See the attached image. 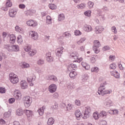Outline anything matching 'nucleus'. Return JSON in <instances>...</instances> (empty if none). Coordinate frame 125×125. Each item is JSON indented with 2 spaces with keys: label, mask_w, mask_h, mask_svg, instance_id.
Segmentation results:
<instances>
[{
  "label": "nucleus",
  "mask_w": 125,
  "mask_h": 125,
  "mask_svg": "<svg viewBox=\"0 0 125 125\" xmlns=\"http://www.w3.org/2000/svg\"><path fill=\"white\" fill-rule=\"evenodd\" d=\"M4 48L7 49L9 52H18L19 51V46L18 45H11V44H6L4 45Z\"/></svg>",
  "instance_id": "nucleus-1"
},
{
  "label": "nucleus",
  "mask_w": 125,
  "mask_h": 125,
  "mask_svg": "<svg viewBox=\"0 0 125 125\" xmlns=\"http://www.w3.org/2000/svg\"><path fill=\"white\" fill-rule=\"evenodd\" d=\"M24 105L25 108H29L31 105H32V100L31 97L29 96H26L23 98Z\"/></svg>",
  "instance_id": "nucleus-2"
},
{
  "label": "nucleus",
  "mask_w": 125,
  "mask_h": 125,
  "mask_svg": "<svg viewBox=\"0 0 125 125\" xmlns=\"http://www.w3.org/2000/svg\"><path fill=\"white\" fill-rule=\"evenodd\" d=\"M90 112H91L90 106H87V107H85L83 118L84 119H88V118H89V116H90Z\"/></svg>",
  "instance_id": "nucleus-3"
},
{
  "label": "nucleus",
  "mask_w": 125,
  "mask_h": 125,
  "mask_svg": "<svg viewBox=\"0 0 125 125\" xmlns=\"http://www.w3.org/2000/svg\"><path fill=\"white\" fill-rule=\"evenodd\" d=\"M26 24L27 26L33 27V28H35V27H37V26H38V22H37L36 21H34L33 20H29V21H27Z\"/></svg>",
  "instance_id": "nucleus-4"
},
{
  "label": "nucleus",
  "mask_w": 125,
  "mask_h": 125,
  "mask_svg": "<svg viewBox=\"0 0 125 125\" xmlns=\"http://www.w3.org/2000/svg\"><path fill=\"white\" fill-rule=\"evenodd\" d=\"M29 35L31 36L32 40H34V41H36L39 39V34H38V33L35 31H30Z\"/></svg>",
  "instance_id": "nucleus-5"
},
{
  "label": "nucleus",
  "mask_w": 125,
  "mask_h": 125,
  "mask_svg": "<svg viewBox=\"0 0 125 125\" xmlns=\"http://www.w3.org/2000/svg\"><path fill=\"white\" fill-rule=\"evenodd\" d=\"M57 89V86L55 84H51L48 87V90L51 93H54Z\"/></svg>",
  "instance_id": "nucleus-6"
},
{
  "label": "nucleus",
  "mask_w": 125,
  "mask_h": 125,
  "mask_svg": "<svg viewBox=\"0 0 125 125\" xmlns=\"http://www.w3.org/2000/svg\"><path fill=\"white\" fill-rule=\"evenodd\" d=\"M106 84H107V83H106V82L103 83H102L100 84V86L98 88V93L99 95H101V92H102V91H103V90L105 89V85H106Z\"/></svg>",
  "instance_id": "nucleus-7"
},
{
  "label": "nucleus",
  "mask_w": 125,
  "mask_h": 125,
  "mask_svg": "<svg viewBox=\"0 0 125 125\" xmlns=\"http://www.w3.org/2000/svg\"><path fill=\"white\" fill-rule=\"evenodd\" d=\"M104 30H105V29L102 26H97L95 27V32L97 34H101Z\"/></svg>",
  "instance_id": "nucleus-8"
},
{
  "label": "nucleus",
  "mask_w": 125,
  "mask_h": 125,
  "mask_svg": "<svg viewBox=\"0 0 125 125\" xmlns=\"http://www.w3.org/2000/svg\"><path fill=\"white\" fill-rule=\"evenodd\" d=\"M75 115L78 121L81 120V117H82V118L83 117V114H82V112H81V110H80V109H77L75 111Z\"/></svg>",
  "instance_id": "nucleus-9"
},
{
  "label": "nucleus",
  "mask_w": 125,
  "mask_h": 125,
  "mask_svg": "<svg viewBox=\"0 0 125 125\" xmlns=\"http://www.w3.org/2000/svg\"><path fill=\"white\" fill-rule=\"evenodd\" d=\"M20 84L22 89H26L28 88V83L25 80L21 81Z\"/></svg>",
  "instance_id": "nucleus-10"
},
{
  "label": "nucleus",
  "mask_w": 125,
  "mask_h": 125,
  "mask_svg": "<svg viewBox=\"0 0 125 125\" xmlns=\"http://www.w3.org/2000/svg\"><path fill=\"white\" fill-rule=\"evenodd\" d=\"M46 57L47 62L50 63V62H52L53 61V58L51 57V53L50 52L46 54Z\"/></svg>",
  "instance_id": "nucleus-11"
},
{
  "label": "nucleus",
  "mask_w": 125,
  "mask_h": 125,
  "mask_svg": "<svg viewBox=\"0 0 125 125\" xmlns=\"http://www.w3.org/2000/svg\"><path fill=\"white\" fill-rule=\"evenodd\" d=\"M23 114H25L27 118H30V117H32V115H33V111L30 110L25 109L23 110Z\"/></svg>",
  "instance_id": "nucleus-12"
},
{
  "label": "nucleus",
  "mask_w": 125,
  "mask_h": 125,
  "mask_svg": "<svg viewBox=\"0 0 125 125\" xmlns=\"http://www.w3.org/2000/svg\"><path fill=\"white\" fill-rule=\"evenodd\" d=\"M16 40V37L14 34H11L10 35V43H12L13 44L15 42Z\"/></svg>",
  "instance_id": "nucleus-13"
},
{
  "label": "nucleus",
  "mask_w": 125,
  "mask_h": 125,
  "mask_svg": "<svg viewBox=\"0 0 125 125\" xmlns=\"http://www.w3.org/2000/svg\"><path fill=\"white\" fill-rule=\"evenodd\" d=\"M81 64L83 67L84 68L85 70H89V69L90 68V65H89V64H88L85 62H82Z\"/></svg>",
  "instance_id": "nucleus-14"
},
{
  "label": "nucleus",
  "mask_w": 125,
  "mask_h": 125,
  "mask_svg": "<svg viewBox=\"0 0 125 125\" xmlns=\"http://www.w3.org/2000/svg\"><path fill=\"white\" fill-rule=\"evenodd\" d=\"M99 116L101 117L103 119H106L107 118V112L103 110L100 112Z\"/></svg>",
  "instance_id": "nucleus-15"
},
{
  "label": "nucleus",
  "mask_w": 125,
  "mask_h": 125,
  "mask_svg": "<svg viewBox=\"0 0 125 125\" xmlns=\"http://www.w3.org/2000/svg\"><path fill=\"white\" fill-rule=\"evenodd\" d=\"M9 80L10 82H11V83H13L14 84H15V83H17L19 82V79H18V77H17L11 78Z\"/></svg>",
  "instance_id": "nucleus-16"
},
{
  "label": "nucleus",
  "mask_w": 125,
  "mask_h": 125,
  "mask_svg": "<svg viewBox=\"0 0 125 125\" xmlns=\"http://www.w3.org/2000/svg\"><path fill=\"white\" fill-rule=\"evenodd\" d=\"M45 109V107L44 106L42 107L39 108L38 110V112L40 116H42L43 115V113H44V109Z\"/></svg>",
  "instance_id": "nucleus-17"
},
{
  "label": "nucleus",
  "mask_w": 125,
  "mask_h": 125,
  "mask_svg": "<svg viewBox=\"0 0 125 125\" xmlns=\"http://www.w3.org/2000/svg\"><path fill=\"white\" fill-rule=\"evenodd\" d=\"M63 49H64V48L62 47L60 50H58L56 54V56L58 57H61V55H62L63 53Z\"/></svg>",
  "instance_id": "nucleus-18"
},
{
  "label": "nucleus",
  "mask_w": 125,
  "mask_h": 125,
  "mask_svg": "<svg viewBox=\"0 0 125 125\" xmlns=\"http://www.w3.org/2000/svg\"><path fill=\"white\" fill-rule=\"evenodd\" d=\"M24 114V110L22 108H19L17 110L16 114L17 116H22Z\"/></svg>",
  "instance_id": "nucleus-19"
},
{
  "label": "nucleus",
  "mask_w": 125,
  "mask_h": 125,
  "mask_svg": "<svg viewBox=\"0 0 125 125\" xmlns=\"http://www.w3.org/2000/svg\"><path fill=\"white\" fill-rule=\"evenodd\" d=\"M35 13H36V10H28L26 12V15L27 16H33Z\"/></svg>",
  "instance_id": "nucleus-20"
},
{
  "label": "nucleus",
  "mask_w": 125,
  "mask_h": 125,
  "mask_svg": "<svg viewBox=\"0 0 125 125\" xmlns=\"http://www.w3.org/2000/svg\"><path fill=\"white\" fill-rule=\"evenodd\" d=\"M78 74L75 71H72L69 73V77L71 79H75L76 76H77Z\"/></svg>",
  "instance_id": "nucleus-21"
},
{
  "label": "nucleus",
  "mask_w": 125,
  "mask_h": 125,
  "mask_svg": "<svg viewBox=\"0 0 125 125\" xmlns=\"http://www.w3.org/2000/svg\"><path fill=\"white\" fill-rule=\"evenodd\" d=\"M55 120L52 117L49 118L47 121L48 125H54Z\"/></svg>",
  "instance_id": "nucleus-22"
},
{
  "label": "nucleus",
  "mask_w": 125,
  "mask_h": 125,
  "mask_svg": "<svg viewBox=\"0 0 125 125\" xmlns=\"http://www.w3.org/2000/svg\"><path fill=\"white\" fill-rule=\"evenodd\" d=\"M17 14V12L13 9H11L9 11V16H15Z\"/></svg>",
  "instance_id": "nucleus-23"
},
{
  "label": "nucleus",
  "mask_w": 125,
  "mask_h": 125,
  "mask_svg": "<svg viewBox=\"0 0 125 125\" xmlns=\"http://www.w3.org/2000/svg\"><path fill=\"white\" fill-rule=\"evenodd\" d=\"M101 46V44H100V42L98 40H95L94 41V47H99Z\"/></svg>",
  "instance_id": "nucleus-24"
},
{
  "label": "nucleus",
  "mask_w": 125,
  "mask_h": 125,
  "mask_svg": "<svg viewBox=\"0 0 125 125\" xmlns=\"http://www.w3.org/2000/svg\"><path fill=\"white\" fill-rule=\"evenodd\" d=\"M69 68H71V69H73V70L75 71L77 69V68H78V67L77 66L76 64H75L74 63H71L68 65V67L67 68V69L69 70Z\"/></svg>",
  "instance_id": "nucleus-25"
},
{
  "label": "nucleus",
  "mask_w": 125,
  "mask_h": 125,
  "mask_svg": "<svg viewBox=\"0 0 125 125\" xmlns=\"http://www.w3.org/2000/svg\"><path fill=\"white\" fill-rule=\"evenodd\" d=\"M17 42L19 44H21L23 42V39H22V36L21 35H19L17 37Z\"/></svg>",
  "instance_id": "nucleus-26"
},
{
  "label": "nucleus",
  "mask_w": 125,
  "mask_h": 125,
  "mask_svg": "<svg viewBox=\"0 0 125 125\" xmlns=\"http://www.w3.org/2000/svg\"><path fill=\"white\" fill-rule=\"evenodd\" d=\"M51 21H52V19L50 16H46V23L47 25H49V24H51Z\"/></svg>",
  "instance_id": "nucleus-27"
},
{
  "label": "nucleus",
  "mask_w": 125,
  "mask_h": 125,
  "mask_svg": "<svg viewBox=\"0 0 125 125\" xmlns=\"http://www.w3.org/2000/svg\"><path fill=\"white\" fill-rule=\"evenodd\" d=\"M49 80L50 81H53L54 82H57V78L54 75H50L48 77Z\"/></svg>",
  "instance_id": "nucleus-28"
},
{
  "label": "nucleus",
  "mask_w": 125,
  "mask_h": 125,
  "mask_svg": "<svg viewBox=\"0 0 125 125\" xmlns=\"http://www.w3.org/2000/svg\"><path fill=\"white\" fill-rule=\"evenodd\" d=\"M48 6L50 9H51L52 10H54L57 8V6L55 4L52 3L49 4Z\"/></svg>",
  "instance_id": "nucleus-29"
},
{
  "label": "nucleus",
  "mask_w": 125,
  "mask_h": 125,
  "mask_svg": "<svg viewBox=\"0 0 125 125\" xmlns=\"http://www.w3.org/2000/svg\"><path fill=\"white\" fill-rule=\"evenodd\" d=\"M29 67H30V64L25 62H23L21 64V68H22V69H27V68H29Z\"/></svg>",
  "instance_id": "nucleus-30"
},
{
  "label": "nucleus",
  "mask_w": 125,
  "mask_h": 125,
  "mask_svg": "<svg viewBox=\"0 0 125 125\" xmlns=\"http://www.w3.org/2000/svg\"><path fill=\"white\" fill-rule=\"evenodd\" d=\"M37 53V51L36 50H30L29 52H28V55L30 56H34Z\"/></svg>",
  "instance_id": "nucleus-31"
},
{
  "label": "nucleus",
  "mask_w": 125,
  "mask_h": 125,
  "mask_svg": "<svg viewBox=\"0 0 125 125\" xmlns=\"http://www.w3.org/2000/svg\"><path fill=\"white\" fill-rule=\"evenodd\" d=\"M93 117L95 120H98L99 119V113L98 112H94L93 114Z\"/></svg>",
  "instance_id": "nucleus-32"
},
{
  "label": "nucleus",
  "mask_w": 125,
  "mask_h": 125,
  "mask_svg": "<svg viewBox=\"0 0 125 125\" xmlns=\"http://www.w3.org/2000/svg\"><path fill=\"white\" fill-rule=\"evenodd\" d=\"M110 93H111V92L110 91V90H104V91H103L101 93V94L102 96H104V95L106 94H109Z\"/></svg>",
  "instance_id": "nucleus-33"
},
{
  "label": "nucleus",
  "mask_w": 125,
  "mask_h": 125,
  "mask_svg": "<svg viewBox=\"0 0 125 125\" xmlns=\"http://www.w3.org/2000/svg\"><path fill=\"white\" fill-rule=\"evenodd\" d=\"M5 6L8 8L12 6V2L10 1H7L5 3Z\"/></svg>",
  "instance_id": "nucleus-34"
},
{
  "label": "nucleus",
  "mask_w": 125,
  "mask_h": 125,
  "mask_svg": "<svg viewBox=\"0 0 125 125\" xmlns=\"http://www.w3.org/2000/svg\"><path fill=\"white\" fill-rule=\"evenodd\" d=\"M91 72H92V73H94L95 72L98 73V72H99V68L97 66H95L91 69Z\"/></svg>",
  "instance_id": "nucleus-35"
},
{
  "label": "nucleus",
  "mask_w": 125,
  "mask_h": 125,
  "mask_svg": "<svg viewBox=\"0 0 125 125\" xmlns=\"http://www.w3.org/2000/svg\"><path fill=\"white\" fill-rule=\"evenodd\" d=\"M44 63V61L42 59H39L37 62V64L40 66Z\"/></svg>",
  "instance_id": "nucleus-36"
},
{
  "label": "nucleus",
  "mask_w": 125,
  "mask_h": 125,
  "mask_svg": "<svg viewBox=\"0 0 125 125\" xmlns=\"http://www.w3.org/2000/svg\"><path fill=\"white\" fill-rule=\"evenodd\" d=\"M85 4L81 3L79 5H77L78 8H81V9H83V8H85Z\"/></svg>",
  "instance_id": "nucleus-37"
},
{
  "label": "nucleus",
  "mask_w": 125,
  "mask_h": 125,
  "mask_svg": "<svg viewBox=\"0 0 125 125\" xmlns=\"http://www.w3.org/2000/svg\"><path fill=\"white\" fill-rule=\"evenodd\" d=\"M98 48L99 47H93V50L96 54H98V53L100 52V50L98 49Z\"/></svg>",
  "instance_id": "nucleus-38"
},
{
  "label": "nucleus",
  "mask_w": 125,
  "mask_h": 125,
  "mask_svg": "<svg viewBox=\"0 0 125 125\" xmlns=\"http://www.w3.org/2000/svg\"><path fill=\"white\" fill-rule=\"evenodd\" d=\"M15 29L16 32H19V33H21V32H22V28L20 27L18 25L16 26V27H15Z\"/></svg>",
  "instance_id": "nucleus-39"
},
{
  "label": "nucleus",
  "mask_w": 125,
  "mask_h": 125,
  "mask_svg": "<svg viewBox=\"0 0 125 125\" xmlns=\"http://www.w3.org/2000/svg\"><path fill=\"white\" fill-rule=\"evenodd\" d=\"M8 102L9 104H13L15 102V99L14 98H11L9 99Z\"/></svg>",
  "instance_id": "nucleus-40"
},
{
  "label": "nucleus",
  "mask_w": 125,
  "mask_h": 125,
  "mask_svg": "<svg viewBox=\"0 0 125 125\" xmlns=\"http://www.w3.org/2000/svg\"><path fill=\"white\" fill-rule=\"evenodd\" d=\"M66 111H70V110H72V104H68L66 106Z\"/></svg>",
  "instance_id": "nucleus-41"
},
{
  "label": "nucleus",
  "mask_w": 125,
  "mask_h": 125,
  "mask_svg": "<svg viewBox=\"0 0 125 125\" xmlns=\"http://www.w3.org/2000/svg\"><path fill=\"white\" fill-rule=\"evenodd\" d=\"M110 49H111V48L110 47V46L109 45L104 46L103 48V50H104V51H106L107 50H110Z\"/></svg>",
  "instance_id": "nucleus-42"
},
{
  "label": "nucleus",
  "mask_w": 125,
  "mask_h": 125,
  "mask_svg": "<svg viewBox=\"0 0 125 125\" xmlns=\"http://www.w3.org/2000/svg\"><path fill=\"white\" fill-rule=\"evenodd\" d=\"M10 116H11V112L9 111L7 112H5L4 113V116L5 117V118H9Z\"/></svg>",
  "instance_id": "nucleus-43"
},
{
  "label": "nucleus",
  "mask_w": 125,
  "mask_h": 125,
  "mask_svg": "<svg viewBox=\"0 0 125 125\" xmlns=\"http://www.w3.org/2000/svg\"><path fill=\"white\" fill-rule=\"evenodd\" d=\"M84 14L85 16H90L91 14V11L90 10L86 11L84 13Z\"/></svg>",
  "instance_id": "nucleus-44"
},
{
  "label": "nucleus",
  "mask_w": 125,
  "mask_h": 125,
  "mask_svg": "<svg viewBox=\"0 0 125 125\" xmlns=\"http://www.w3.org/2000/svg\"><path fill=\"white\" fill-rule=\"evenodd\" d=\"M16 77H17V76L15 75V74H14V73H10L9 74V80L13 78H16Z\"/></svg>",
  "instance_id": "nucleus-45"
},
{
  "label": "nucleus",
  "mask_w": 125,
  "mask_h": 125,
  "mask_svg": "<svg viewBox=\"0 0 125 125\" xmlns=\"http://www.w3.org/2000/svg\"><path fill=\"white\" fill-rule=\"evenodd\" d=\"M94 3L91 1L88 2V7L89 8H92L93 7V5Z\"/></svg>",
  "instance_id": "nucleus-46"
},
{
  "label": "nucleus",
  "mask_w": 125,
  "mask_h": 125,
  "mask_svg": "<svg viewBox=\"0 0 125 125\" xmlns=\"http://www.w3.org/2000/svg\"><path fill=\"white\" fill-rule=\"evenodd\" d=\"M85 31L87 32H90L91 31L92 28H91V26H89V25H86L85 26Z\"/></svg>",
  "instance_id": "nucleus-47"
},
{
  "label": "nucleus",
  "mask_w": 125,
  "mask_h": 125,
  "mask_svg": "<svg viewBox=\"0 0 125 125\" xmlns=\"http://www.w3.org/2000/svg\"><path fill=\"white\" fill-rule=\"evenodd\" d=\"M74 35L75 36H81L82 35V32L80 30H75L74 31Z\"/></svg>",
  "instance_id": "nucleus-48"
},
{
  "label": "nucleus",
  "mask_w": 125,
  "mask_h": 125,
  "mask_svg": "<svg viewBox=\"0 0 125 125\" xmlns=\"http://www.w3.org/2000/svg\"><path fill=\"white\" fill-rule=\"evenodd\" d=\"M75 104L77 106H81V101L80 100H75Z\"/></svg>",
  "instance_id": "nucleus-49"
},
{
  "label": "nucleus",
  "mask_w": 125,
  "mask_h": 125,
  "mask_svg": "<svg viewBox=\"0 0 125 125\" xmlns=\"http://www.w3.org/2000/svg\"><path fill=\"white\" fill-rule=\"evenodd\" d=\"M0 93H1V94L5 93V88L2 87H0Z\"/></svg>",
  "instance_id": "nucleus-50"
},
{
  "label": "nucleus",
  "mask_w": 125,
  "mask_h": 125,
  "mask_svg": "<svg viewBox=\"0 0 125 125\" xmlns=\"http://www.w3.org/2000/svg\"><path fill=\"white\" fill-rule=\"evenodd\" d=\"M105 105L106 107H110L112 105V102L111 101H108L105 103Z\"/></svg>",
  "instance_id": "nucleus-51"
},
{
  "label": "nucleus",
  "mask_w": 125,
  "mask_h": 125,
  "mask_svg": "<svg viewBox=\"0 0 125 125\" xmlns=\"http://www.w3.org/2000/svg\"><path fill=\"white\" fill-rule=\"evenodd\" d=\"M70 57H72V58H74V59H78V56L74 53L71 54Z\"/></svg>",
  "instance_id": "nucleus-52"
},
{
  "label": "nucleus",
  "mask_w": 125,
  "mask_h": 125,
  "mask_svg": "<svg viewBox=\"0 0 125 125\" xmlns=\"http://www.w3.org/2000/svg\"><path fill=\"white\" fill-rule=\"evenodd\" d=\"M78 60H75L73 61V62H77L78 63H81V62H82V61H83V58H80L79 59V58H78Z\"/></svg>",
  "instance_id": "nucleus-53"
},
{
  "label": "nucleus",
  "mask_w": 125,
  "mask_h": 125,
  "mask_svg": "<svg viewBox=\"0 0 125 125\" xmlns=\"http://www.w3.org/2000/svg\"><path fill=\"white\" fill-rule=\"evenodd\" d=\"M111 30H112V32H114V34H117V28L115 26H113L111 28Z\"/></svg>",
  "instance_id": "nucleus-54"
},
{
  "label": "nucleus",
  "mask_w": 125,
  "mask_h": 125,
  "mask_svg": "<svg viewBox=\"0 0 125 125\" xmlns=\"http://www.w3.org/2000/svg\"><path fill=\"white\" fill-rule=\"evenodd\" d=\"M63 35L64 36V37H71V34L68 33V32H64L63 34Z\"/></svg>",
  "instance_id": "nucleus-55"
},
{
  "label": "nucleus",
  "mask_w": 125,
  "mask_h": 125,
  "mask_svg": "<svg viewBox=\"0 0 125 125\" xmlns=\"http://www.w3.org/2000/svg\"><path fill=\"white\" fill-rule=\"evenodd\" d=\"M115 73L117 74V75L114 74V77H115V78L116 79H119V78H120V74H119V72H118L117 71H115Z\"/></svg>",
  "instance_id": "nucleus-56"
},
{
  "label": "nucleus",
  "mask_w": 125,
  "mask_h": 125,
  "mask_svg": "<svg viewBox=\"0 0 125 125\" xmlns=\"http://www.w3.org/2000/svg\"><path fill=\"white\" fill-rule=\"evenodd\" d=\"M19 7L21 9H24L25 8V7H26V5H25V4H20L19 5Z\"/></svg>",
  "instance_id": "nucleus-57"
},
{
  "label": "nucleus",
  "mask_w": 125,
  "mask_h": 125,
  "mask_svg": "<svg viewBox=\"0 0 125 125\" xmlns=\"http://www.w3.org/2000/svg\"><path fill=\"white\" fill-rule=\"evenodd\" d=\"M51 108L52 109H55V110H57V109H58V105L57 104H55L54 105L51 106Z\"/></svg>",
  "instance_id": "nucleus-58"
},
{
  "label": "nucleus",
  "mask_w": 125,
  "mask_h": 125,
  "mask_svg": "<svg viewBox=\"0 0 125 125\" xmlns=\"http://www.w3.org/2000/svg\"><path fill=\"white\" fill-rule=\"evenodd\" d=\"M0 125H5V121L3 119H0Z\"/></svg>",
  "instance_id": "nucleus-59"
},
{
  "label": "nucleus",
  "mask_w": 125,
  "mask_h": 125,
  "mask_svg": "<svg viewBox=\"0 0 125 125\" xmlns=\"http://www.w3.org/2000/svg\"><path fill=\"white\" fill-rule=\"evenodd\" d=\"M109 58L110 60L114 61L115 60V58H116V56L113 55H110Z\"/></svg>",
  "instance_id": "nucleus-60"
},
{
  "label": "nucleus",
  "mask_w": 125,
  "mask_h": 125,
  "mask_svg": "<svg viewBox=\"0 0 125 125\" xmlns=\"http://www.w3.org/2000/svg\"><path fill=\"white\" fill-rule=\"evenodd\" d=\"M118 67L120 70H124V67L123 66V64L121 63H118Z\"/></svg>",
  "instance_id": "nucleus-61"
},
{
  "label": "nucleus",
  "mask_w": 125,
  "mask_h": 125,
  "mask_svg": "<svg viewBox=\"0 0 125 125\" xmlns=\"http://www.w3.org/2000/svg\"><path fill=\"white\" fill-rule=\"evenodd\" d=\"M65 19V16H59V21H62Z\"/></svg>",
  "instance_id": "nucleus-62"
},
{
  "label": "nucleus",
  "mask_w": 125,
  "mask_h": 125,
  "mask_svg": "<svg viewBox=\"0 0 125 125\" xmlns=\"http://www.w3.org/2000/svg\"><path fill=\"white\" fill-rule=\"evenodd\" d=\"M113 112V115H118L119 114V110L118 109H114Z\"/></svg>",
  "instance_id": "nucleus-63"
},
{
  "label": "nucleus",
  "mask_w": 125,
  "mask_h": 125,
  "mask_svg": "<svg viewBox=\"0 0 125 125\" xmlns=\"http://www.w3.org/2000/svg\"><path fill=\"white\" fill-rule=\"evenodd\" d=\"M91 60V62L93 63H95V61H96V60H95V58H91L90 59Z\"/></svg>",
  "instance_id": "nucleus-64"
}]
</instances>
